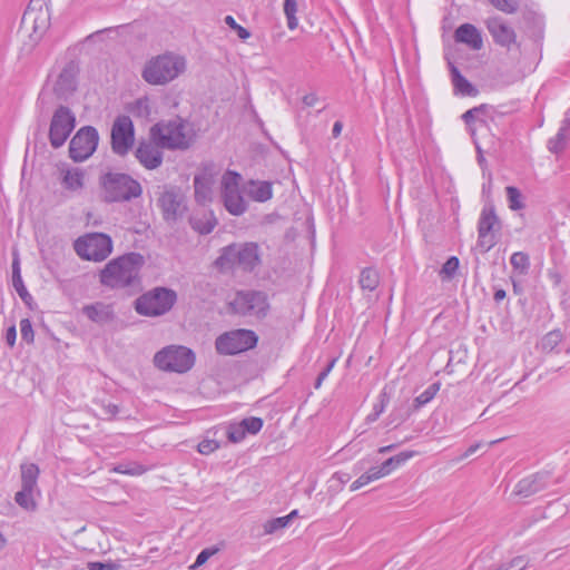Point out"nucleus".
<instances>
[{
  "label": "nucleus",
  "mask_w": 570,
  "mask_h": 570,
  "mask_svg": "<svg viewBox=\"0 0 570 570\" xmlns=\"http://www.w3.org/2000/svg\"><path fill=\"white\" fill-rule=\"evenodd\" d=\"M493 7L504 13H514L518 10V2L514 0H488Z\"/></svg>",
  "instance_id": "obj_48"
},
{
  "label": "nucleus",
  "mask_w": 570,
  "mask_h": 570,
  "mask_svg": "<svg viewBox=\"0 0 570 570\" xmlns=\"http://www.w3.org/2000/svg\"><path fill=\"white\" fill-rule=\"evenodd\" d=\"M37 491H38V489L21 487V490L18 491L14 495V501L22 509H24L27 511H35L37 508V503L35 500V493Z\"/></svg>",
  "instance_id": "obj_33"
},
{
  "label": "nucleus",
  "mask_w": 570,
  "mask_h": 570,
  "mask_svg": "<svg viewBox=\"0 0 570 570\" xmlns=\"http://www.w3.org/2000/svg\"><path fill=\"white\" fill-rule=\"evenodd\" d=\"M479 111H480L479 108H473V109H470V110L465 111L462 117L465 120V122L469 125L475 118V115Z\"/></svg>",
  "instance_id": "obj_61"
},
{
  "label": "nucleus",
  "mask_w": 570,
  "mask_h": 570,
  "mask_svg": "<svg viewBox=\"0 0 570 570\" xmlns=\"http://www.w3.org/2000/svg\"><path fill=\"white\" fill-rule=\"evenodd\" d=\"M498 217L494 214L492 206L484 207L481 212L478 226V243L476 247L480 252H489L497 243L495 240V227L498 226Z\"/></svg>",
  "instance_id": "obj_15"
},
{
  "label": "nucleus",
  "mask_w": 570,
  "mask_h": 570,
  "mask_svg": "<svg viewBox=\"0 0 570 570\" xmlns=\"http://www.w3.org/2000/svg\"><path fill=\"white\" fill-rule=\"evenodd\" d=\"M158 204L166 220H175L185 210L184 196L175 189L165 190Z\"/></svg>",
  "instance_id": "obj_19"
},
{
  "label": "nucleus",
  "mask_w": 570,
  "mask_h": 570,
  "mask_svg": "<svg viewBox=\"0 0 570 570\" xmlns=\"http://www.w3.org/2000/svg\"><path fill=\"white\" fill-rule=\"evenodd\" d=\"M452 83L456 94L476 96L478 90L460 73L456 67L451 68Z\"/></svg>",
  "instance_id": "obj_31"
},
{
  "label": "nucleus",
  "mask_w": 570,
  "mask_h": 570,
  "mask_svg": "<svg viewBox=\"0 0 570 570\" xmlns=\"http://www.w3.org/2000/svg\"><path fill=\"white\" fill-rule=\"evenodd\" d=\"M456 42L464 43L472 50H480L483 47L481 31L471 23L461 24L454 32Z\"/></svg>",
  "instance_id": "obj_21"
},
{
  "label": "nucleus",
  "mask_w": 570,
  "mask_h": 570,
  "mask_svg": "<svg viewBox=\"0 0 570 570\" xmlns=\"http://www.w3.org/2000/svg\"><path fill=\"white\" fill-rule=\"evenodd\" d=\"M196 362L195 352L185 346L171 344L155 353L153 363L161 372L185 374L189 372Z\"/></svg>",
  "instance_id": "obj_5"
},
{
  "label": "nucleus",
  "mask_w": 570,
  "mask_h": 570,
  "mask_svg": "<svg viewBox=\"0 0 570 570\" xmlns=\"http://www.w3.org/2000/svg\"><path fill=\"white\" fill-rule=\"evenodd\" d=\"M459 268V259L455 256L450 257L441 268L440 274L445 278H452Z\"/></svg>",
  "instance_id": "obj_49"
},
{
  "label": "nucleus",
  "mask_w": 570,
  "mask_h": 570,
  "mask_svg": "<svg viewBox=\"0 0 570 570\" xmlns=\"http://www.w3.org/2000/svg\"><path fill=\"white\" fill-rule=\"evenodd\" d=\"M296 12H297V1L296 0H285L284 1V13L287 19V27L291 30L296 29L298 26Z\"/></svg>",
  "instance_id": "obj_39"
},
{
  "label": "nucleus",
  "mask_w": 570,
  "mask_h": 570,
  "mask_svg": "<svg viewBox=\"0 0 570 570\" xmlns=\"http://www.w3.org/2000/svg\"><path fill=\"white\" fill-rule=\"evenodd\" d=\"M215 264L222 271H229L234 267H238L237 245L225 247Z\"/></svg>",
  "instance_id": "obj_30"
},
{
  "label": "nucleus",
  "mask_w": 570,
  "mask_h": 570,
  "mask_svg": "<svg viewBox=\"0 0 570 570\" xmlns=\"http://www.w3.org/2000/svg\"><path fill=\"white\" fill-rule=\"evenodd\" d=\"M239 423L246 434H257L263 428V420L255 416L246 417Z\"/></svg>",
  "instance_id": "obj_42"
},
{
  "label": "nucleus",
  "mask_w": 570,
  "mask_h": 570,
  "mask_svg": "<svg viewBox=\"0 0 570 570\" xmlns=\"http://www.w3.org/2000/svg\"><path fill=\"white\" fill-rule=\"evenodd\" d=\"M97 409H95V413L97 416L101 419H110L115 416L118 413V405L105 400L97 401L96 403Z\"/></svg>",
  "instance_id": "obj_36"
},
{
  "label": "nucleus",
  "mask_w": 570,
  "mask_h": 570,
  "mask_svg": "<svg viewBox=\"0 0 570 570\" xmlns=\"http://www.w3.org/2000/svg\"><path fill=\"white\" fill-rule=\"evenodd\" d=\"M336 362V358H333L328 364L327 366L320 373L316 382H315V389H320L321 387V383L322 381L328 375V373L331 372V370L333 368L334 364Z\"/></svg>",
  "instance_id": "obj_56"
},
{
  "label": "nucleus",
  "mask_w": 570,
  "mask_h": 570,
  "mask_svg": "<svg viewBox=\"0 0 570 570\" xmlns=\"http://www.w3.org/2000/svg\"><path fill=\"white\" fill-rule=\"evenodd\" d=\"M318 102V97L316 94L311 92L303 97V104L307 107H314Z\"/></svg>",
  "instance_id": "obj_59"
},
{
  "label": "nucleus",
  "mask_w": 570,
  "mask_h": 570,
  "mask_svg": "<svg viewBox=\"0 0 570 570\" xmlns=\"http://www.w3.org/2000/svg\"><path fill=\"white\" fill-rule=\"evenodd\" d=\"M102 198L108 203L129 202L141 195L139 181L127 174L109 173L100 181Z\"/></svg>",
  "instance_id": "obj_6"
},
{
  "label": "nucleus",
  "mask_w": 570,
  "mask_h": 570,
  "mask_svg": "<svg viewBox=\"0 0 570 570\" xmlns=\"http://www.w3.org/2000/svg\"><path fill=\"white\" fill-rule=\"evenodd\" d=\"M16 338H17V331H16V326L12 325L7 330V334H6V341H7L8 345L12 347L16 343Z\"/></svg>",
  "instance_id": "obj_58"
},
{
  "label": "nucleus",
  "mask_w": 570,
  "mask_h": 570,
  "mask_svg": "<svg viewBox=\"0 0 570 570\" xmlns=\"http://www.w3.org/2000/svg\"><path fill=\"white\" fill-rule=\"evenodd\" d=\"M505 296H507V294H505L504 289H497L494 292L493 298H494L495 302H501L502 299L505 298Z\"/></svg>",
  "instance_id": "obj_64"
},
{
  "label": "nucleus",
  "mask_w": 570,
  "mask_h": 570,
  "mask_svg": "<svg viewBox=\"0 0 570 570\" xmlns=\"http://www.w3.org/2000/svg\"><path fill=\"white\" fill-rule=\"evenodd\" d=\"M238 267L244 271H253L261 262L256 244L237 245Z\"/></svg>",
  "instance_id": "obj_23"
},
{
  "label": "nucleus",
  "mask_w": 570,
  "mask_h": 570,
  "mask_svg": "<svg viewBox=\"0 0 570 570\" xmlns=\"http://www.w3.org/2000/svg\"><path fill=\"white\" fill-rule=\"evenodd\" d=\"M150 137L163 148L185 150L194 144L196 132L191 124L177 117L154 125Z\"/></svg>",
  "instance_id": "obj_3"
},
{
  "label": "nucleus",
  "mask_w": 570,
  "mask_h": 570,
  "mask_svg": "<svg viewBox=\"0 0 570 570\" xmlns=\"http://www.w3.org/2000/svg\"><path fill=\"white\" fill-rule=\"evenodd\" d=\"M129 111L140 118H147L150 115V101L147 97H141L130 104Z\"/></svg>",
  "instance_id": "obj_37"
},
{
  "label": "nucleus",
  "mask_w": 570,
  "mask_h": 570,
  "mask_svg": "<svg viewBox=\"0 0 570 570\" xmlns=\"http://www.w3.org/2000/svg\"><path fill=\"white\" fill-rule=\"evenodd\" d=\"M39 475V468L33 464H22L21 465V487L23 488H37V480Z\"/></svg>",
  "instance_id": "obj_35"
},
{
  "label": "nucleus",
  "mask_w": 570,
  "mask_h": 570,
  "mask_svg": "<svg viewBox=\"0 0 570 570\" xmlns=\"http://www.w3.org/2000/svg\"><path fill=\"white\" fill-rule=\"evenodd\" d=\"M480 446H481L480 443H476V444H473V445L469 446L468 450L462 455V459H466L470 455L474 454L479 450Z\"/></svg>",
  "instance_id": "obj_62"
},
{
  "label": "nucleus",
  "mask_w": 570,
  "mask_h": 570,
  "mask_svg": "<svg viewBox=\"0 0 570 570\" xmlns=\"http://www.w3.org/2000/svg\"><path fill=\"white\" fill-rule=\"evenodd\" d=\"M416 455L415 451H403L399 454L389 458L381 464V470H384L386 475L391 474L395 469L403 465L406 461Z\"/></svg>",
  "instance_id": "obj_34"
},
{
  "label": "nucleus",
  "mask_w": 570,
  "mask_h": 570,
  "mask_svg": "<svg viewBox=\"0 0 570 570\" xmlns=\"http://www.w3.org/2000/svg\"><path fill=\"white\" fill-rule=\"evenodd\" d=\"M111 150L124 157L132 149L135 145V128L132 120L128 116H118L111 126L110 131Z\"/></svg>",
  "instance_id": "obj_12"
},
{
  "label": "nucleus",
  "mask_w": 570,
  "mask_h": 570,
  "mask_svg": "<svg viewBox=\"0 0 570 570\" xmlns=\"http://www.w3.org/2000/svg\"><path fill=\"white\" fill-rule=\"evenodd\" d=\"M75 250L83 259L100 262L111 253L112 242L106 234L92 233L78 238Z\"/></svg>",
  "instance_id": "obj_10"
},
{
  "label": "nucleus",
  "mask_w": 570,
  "mask_h": 570,
  "mask_svg": "<svg viewBox=\"0 0 570 570\" xmlns=\"http://www.w3.org/2000/svg\"><path fill=\"white\" fill-rule=\"evenodd\" d=\"M485 26L497 45L509 49L517 42L515 31L500 17L487 19Z\"/></svg>",
  "instance_id": "obj_18"
},
{
  "label": "nucleus",
  "mask_w": 570,
  "mask_h": 570,
  "mask_svg": "<svg viewBox=\"0 0 570 570\" xmlns=\"http://www.w3.org/2000/svg\"><path fill=\"white\" fill-rule=\"evenodd\" d=\"M360 284L362 288L373 291L379 285V275L376 271L366 268L362 271L360 277Z\"/></svg>",
  "instance_id": "obj_38"
},
{
  "label": "nucleus",
  "mask_w": 570,
  "mask_h": 570,
  "mask_svg": "<svg viewBox=\"0 0 570 570\" xmlns=\"http://www.w3.org/2000/svg\"><path fill=\"white\" fill-rule=\"evenodd\" d=\"M50 27V11L46 0H30L21 20L19 37L22 50L29 53Z\"/></svg>",
  "instance_id": "obj_1"
},
{
  "label": "nucleus",
  "mask_w": 570,
  "mask_h": 570,
  "mask_svg": "<svg viewBox=\"0 0 570 570\" xmlns=\"http://www.w3.org/2000/svg\"><path fill=\"white\" fill-rule=\"evenodd\" d=\"M562 341L560 331H551L541 340V347L546 352H552Z\"/></svg>",
  "instance_id": "obj_40"
},
{
  "label": "nucleus",
  "mask_w": 570,
  "mask_h": 570,
  "mask_svg": "<svg viewBox=\"0 0 570 570\" xmlns=\"http://www.w3.org/2000/svg\"><path fill=\"white\" fill-rule=\"evenodd\" d=\"M433 395L434 394H420L413 401L412 405L405 406L402 404L400 407H396L391 414V416H392L391 423H395L396 425L400 424L402 421H404L410 415L412 410H416V409L421 407L422 405L426 404L428 402H430L432 400Z\"/></svg>",
  "instance_id": "obj_27"
},
{
  "label": "nucleus",
  "mask_w": 570,
  "mask_h": 570,
  "mask_svg": "<svg viewBox=\"0 0 570 570\" xmlns=\"http://www.w3.org/2000/svg\"><path fill=\"white\" fill-rule=\"evenodd\" d=\"M82 313L92 322L105 324L112 320L114 312L110 305L104 303H95L86 305L82 308Z\"/></svg>",
  "instance_id": "obj_25"
},
{
  "label": "nucleus",
  "mask_w": 570,
  "mask_h": 570,
  "mask_svg": "<svg viewBox=\"0 0 570 570\" xmlns=\"http://www.w3.org/2000/svg\"><path fill=\"white\" fill-rule=\"evenodd\" d=\"M161 146L151 137L139 140L134 155L138 163L148 170L157 169L163 164Z\"/></svg>",
  "instance_id": "obj_16"
},
{
  "label": "nucleus",
  "mask_w": 570,
  "mask_h": 570,
  "mask_svg": "<svg viewBox=\"0 0 570 570\" xmlns=\"http://www.w3.org/2000/svg\"><path fill=\"white\" fill-rule=\"evenodd\" d=\"M505 191H507V197H508V202H509V207L512 210H519V209L523 208V204L521 202V193L519 191L518 188H515L513 186H508L505 188Z\"/></svg>",
  "instance_id": "obj_43"
},
{
  "label": "nucleus",
  "mask_w": 570,
  "mask_h": 570,
  "mask_svg": "<svg viewBox=\"0 0 570 570\" xmlns=\"http://www.w3.org/2000/svg\"><path fill=\"white\" fill-rule=\"evenodd\" d=\"M243 191L253 200L264 203L272 198L273 189L268 181L249 180Z\"/></svg>",
  "instance_id": "obj_24"
},
{
  "label": "nucleus",
  "mask_w": 570,
  "mask_h": 570,
  "mask_svg": "<svg viewBox=\"0 0 570 570\" xmlns=\"http://www.w3.org/2000/svg\"><path fill=\"white\" fill-rule=\"evenodd\" d=\"M289 524V518L288 517H278L272 520H268L264 524L265 533H274L281 529L286 528Z\"/></svg>",
  "instance_id": "obj_45"
},
{
  "label": "nucleus",
  "mask_w": 570,
  "mask_h": 570,
  "mask_svg": "<svg viewBox=\"0 0 570 570\" xmlns=\"http://www.w3.org/2000/svg\"><path fill=\"white\" fill-rule=\"evenodd\" d=\"M60 180L66 190L79 193L85 187V171L77 167L62 168Z\"/></svg>",
  "instance_id": "obj_22"
},
{
  "label": "nucleus",
  "mask_w": 570,
  "mask_h": 570,
  "mask_svg": "<svg viewBox=\"0 0 570 570\" xmlns=\"http://www.w3.org/2000/svg\"><path fill=\"white\" fill-rule=\"evenodd\" d=\"M191 227L199 234H209L217 225V219L213 212H206L203 215H195L190 218Z\"/></svg>",
  "instance_id": "obj_29"
},
{
  "label": "nucleus",
  "mask_w": 570,
  "mask_h": 570,
  "mask_svg": "<svg viewBox=\"0 0 570 570\" xmlns=\"http://www.w3.org/2000/svg\"><path fill=\"white\" fill-rule=\"evenodd\" d=\"M144 258L130 253L110 261L100 273V282L109 287H125L137 278Z\"/></svg>",
  "instance_id": "obj_4"
},
{
  "label": "nucleus",
  "mask_w": 570,
  "mask_h": 570,
  "mask_svg": "<svg viewBox=\"0 0 570 570\" xmlns=\"http://www.w3.org/2000/svg\"><path fill=\"white\" fill-rule=\"evenodd\" d=\"M225 23L234 30L242 40H246L250 37V32L238 24L232 16H226L224 19Z\"/></svg>",
  "instance_id": "obj_50"
},
{
  "label": "nucleus",
  "mask_w": 570,
  "mask_h": 570,
  "mask_svg": "<svg viewBox=\"0 0 570 570\" xmlns=\"http://www.w3.org/2000/svg\"><path fill=\"white\" fill-rule=\"evenodd\" d=\"M75 116L67 107H59L51 119L49 138L52 147H61L75 128Z\"/></svg>",
  "instance_id": "obj_14"
},
{
  "label": "nucleus",
  "mask_w": 570,
  "mask_h": 570,
  "mask_svg": "<svg viewBox=\"0 0 570 570\" xmlns=\"http://www.w3.org/2000/svg\"><path fill=\"white\" fill-rule=\"evenodd\" d=\"M114 472L128 474V475H141L146 472V469L138 463L118 464L112 469Z\"/></svg>",
  "instance_id": "obj_41"
},
{
  "label": "nucleus",
  "mask_w": 570,
  "mask_h": 570,
  "mask_svg": "<svg viewBox=\"0 0 570 570\" xmlns=\"http://www.w3.org/2000/svg\"><path fill=\"white\" fill-rule=\"evenodd\" d=\"M177 294L175 291L166 287H156L135 302L137 313L145 316L164 315L171 309L176 303Z\"/></svg>",
  "instance_id": "obj_7"
},
{
  "label": "nucleus",
  "mask_w": 570,
  "mask_h": 570,
  "mask_svg": "<svg viewBox=\"0 0 570 570\" xmlns=\"http://www.w3.org/2000/svg\"><path fill=\"white\" fill-rule=\"evenodd\" d=\"M569 130L570 119H566L556 136L548 140L547 147L550 153L558 155L566 149L569 139Z\"/></svg>",
  "instance_id": "obj_28"
},
{
  "label": "nucleus",
  "mask_w": 570,
  "mask_h": 570,
  "mask_svg": "<svg viewBox=\"0 0 570 570\" xmlns=\"http://www.w3.org/2000/svg\"><path fill=\"white\" fill-rule=\"evenodd\" d=\"M257 335L249 330H233L219 335L215 341L218 354L234 355L253 348L257 344Z\"/></svg>",
  "instance_id": "obj_9"
},
{
  "label": "nucleus",
  "mask_w": 570,
  "mask_h": 570,
  "mask_svg": "<svg viewBox=\"0 0 570 570\" xmlns=\"http://www.w3.org/2000/svg\"><path fill=\"white\" fill-rule=\"evenodd\" d=\"M229 306L239 315L263 317L268 309L267 297L262 292H238Z\"/></svg>",
  "instance_id": "obj_11"
},
{
  "label": "nucleus",
  "mask_w": 570,
  "mask_h": 570,
  "mask_svg": "<svg viewBox=\"0 0 570 570\" xmlns=\"http://www.w3.org/2000/svg\"><path fill=\"white\" fill-rule=\"evenodd\" d=\"M226 434L228 440L233 443H238L243 441L246 436V433L239 422L230 423L227 426Z\"/></svg>",
  "instance_id": "obj_44"
},
{
  "label": "nucleus",
  "mask_w": 570,
  "mask_h": 570,
  "mask_svg": "<svg viewBox=\"0 0 570 570\" xmlns=\"http://www.w3.org/2000/svg\"><path fill=\"white\" fill-rule=\"evenodd\" d=\"M13 286L22 299H24L27 296H29L26 287L23 286L20 275H18V279H16V278L13 279Z\"/></svg>",
  "instance_id": "obj_57"
},
{
  "label": "nucleus",
  "mask_w": 570,
  "mask_h": 570,
  "mask_svg": "<svg viewBox=\"0 0 570 570\" xmlns=\"http://www.w3.org/2000/svg\"><path fill=\"white\" fill-rule=\"evenodd\" d=\"M187 70V59L184 55L167 51L149 59L142 70L146 82L155 86L167 85Z\"/></svg>",
  "instance_id": "obj_2"
},
{
  "label": "nucleus",
  "mask_w": 570,
  "mask_h": 570,
  "mask_svg": "<svg viewBox=\"0 0 570 570\" xmlns=\"http://www.w3.org/2000/svg\"><path fill=\"white\" fill-rule=\"evenodd\" d=\"M242 177L234 171H227L220 179V199L226 210L234 216L243 215L247 209V203L240 190Z\"/></svg>",
  "instance_id": "obj_8"
},
{
  "label": "nucleus",
  "mask_w": 570,
  "mask_h": 570,
  "mask_svg": "<svg viewBox=\"0 0 570 570\" xmlns=\"http://www.w3.org/2000/svg\"><path fill=\"white\" fill-rule=\"evenodd\" d=\"M89 569L90 570H112V566L111 564H106V563H102V562H90L89 563Z\"/></svg>",
  "instance_id": "obj_60"
},
{
  "label": "nucleus",
  "mask_w": 570,
  "mask_h": 570,
  "mask_svg": "<svg viewBox=\"0 0 570 570\" xmlns=\"http://www.w3.org/2000/svg\"><path fill=\"white\" fill-rule=\"evenodd\" d=\"M217 552V549H204L199 552L196 558L195 563L193 564V569L203 566L212 556Z\"/></svg>",
  "instance_id": "obj_55"
},
{
  "label": "nucleus",
  "mask_w": 570,
  "mask_h": 570,
  "mask_svg": "<svg viewBox=\"0 0 570 570\" xmlns=\"http://www.w3.org/2000/svg\"><path fill=\"white\" fill-rule=\"evenodd\" d=\"M386 476V473L384 472V470H381V465L380 466H372L371 469H368L365 473H363L362 475H360L350 487V490L351 491H356L358 489H361L362 487L371 483V482H374L376 480H380L382 478Z\"/></svg>",
  "instance_id": "obj_32"
},
{
  "label": "nucleus",
  "mask_w": 570,
  "mask_h": 570,
  "mask_svg": "<svg viewBox=\"0 0 570 570\" xmlns=\"http://www.w3.org/2000/svg\"><path fill=\"white\" fill-rule=\"evenodd\" d=\"M527 561L524 557H515L509 563L500 566L497 570H524Z\"/></svg>",
  "instance_id": "obj_52"
},
{
  "label": "nucleus",
  "mask_w": 570,
  "mask_h": 570,
  "mask_svg": "<svg viewBox=\"0 0 570 570\" xmlns=\"http://www.w3.org/2000/svg\"><path fill=\"white\" fill-rule=\"evenodd\" d=\"M552 483L549 472H538L520 480L515 485L514 492L518 495L528 498L548 489Z\"/></svg>",
  "instance_id": "obj_17"
},
{
  "label": "nucleus",
  "mask_w": 570,
  "mask_h": 570,
  "mask_svg": "<svg viewBox=\"0 0 570 570\" xmlns=\"http://www.w3.org/2000/svg\"><path fill=\"white\" fill-rule=\"evenodd\" d=\"M218 449V443L214 440H204L198 444V452L202 454H210Z\"/></svg>",
  "instance_id": "obj_54"
},
{
  "label": "nucleus",
  "mask_w": 570,
  "mask_h": 570,
  "mask_svg": "<svg viewBox=\"0 0 570 570\" xmlns=\"http://www.w3.org/2000/svg\"><path fill=\"white\" fill-rule=\"evenodd\" d=\"M98 131L94 127H83L72 137L69 145L70 157L75 161H83L90 157L98 146Z\"/></svg>",
  "instance_id": "obj_13"
},
{
  "label": "nucleus",
  "mask_w": 570,
  "mask_h": 570,
  "mask_svg": "<svg viewBox=\"0 0 570 570\" xmlns=\"http://www.w3.org/2000/svg\"><path fill=\"white\" fill-rule=\"evenodd\" d=\"M510 262L513 268L519 269L520 273H524L529 267V257L522 252L514 253Z\"/></svg>",
  "instance_id": "obj_47"
},
{
  "label": "nucleus",
  "mask_w": 570,
  "mask_h": 570,
  "mask_svg": "<svg viewBox=\"0 0 570 570\" xmlns=\"http://www.w3.org/2000/svg\"><path fill=\"white\" fill-rule=\"evenodd\" d=\"M466 358V351L459 348L456 351H450V357L448 362V367H451V371H453L454 363H463Z\"/></svg>",
  "instance_id": "obj_53"
},
{
  "label": "nucleus",
  "mask_w": 570,
  "mask_h": 570,
  "mask_svg": "<svg viewBox=\"0 0 570 570\" xmlns=\"http://www.w3.org/2000/svg\"><path fill=\"white\" fill-rule=\"evenodd\" d=\"M390 403V395L389 394H382L379 397V402L374 404L373 412L370 413L366 417L368 422H374L377 420L381 413H383L385 406Z\"/></svg>",
  "instance_id": "obj_46"
},
{
  "label": "nucleus",
  "mask_w": 570,
  "mask_h": 570,
  "mask_svg": "<svg viewBox=\"0 0 570 570\" xmlns=\"http://www.w3.org/2000/svg\"><path fill=\"white\" fill-rule=\"evenodd\" d=\"M195 199L200 205H206L213 199L212 179L206 175H196L194 178Z\"/></svg>",
  "instance_id": "obj_26"
},
{
  "label": "nucleus",
  "mask_w": 570,
  "mask_h": 570,
  "mask_svg": "<svg viewBox=\"0 0 570 570\" xmlns=\"http://www.w3.org/2000/svg\"><path fill=\"white\" fill-rule=\"evenodd\" d=\"M20 334L21 338L27 343H32L35 340V333L31 325V322L28 318H23L20 321Z\"/></svg>",
  "instance_id": "obj_51"
},
{
  "label": "nucleus",
  "mask_w": 570,
  "mask_h": 570,
  "mask_svg": "<svg viewBox=\"0 0 570 570\" xmlns=\"http://www.w3.org/2000/svg\"><path fill=\"white\" fill-rule=\"evenodd\" d=\"M342 129H343V124L341 121H335L334 125H333V129H332V134H333V137H338L342 132Z\"/></svg>",
  "instance_id": "obj_63"
},
{
  "label": "nucleus",
  "mask_w": 570,
  "mask_h": 570,
  "mask_svg": "<svg viewBox=\"0 0 570 570\" xmlns=\"http://www.w3.org/2000/svg\"><path fill=\"white\" fill-rule=\"evenodd\" d=\"M77 87V70L73 65L66 66L61 72L58 75L55 85L53 91L60 98H67L70 96Z\"/></svg>",
  "instance_id": "obj_20"
}]
</instances>
